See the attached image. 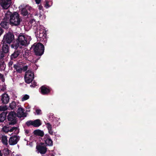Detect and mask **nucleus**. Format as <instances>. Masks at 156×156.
Returning <instances> with one entry per match:
<instances>
[{
  "label": "nucleus",
  "mask_w": 156,
  "mask_h": 156,
  "mask_svg": "<svg viewBox=\"0 0 156 156\" xmlns=\"http://www.w3.org/2000/svg\"><path fill=\"white\" fill-rule=\"evenodd\" d=\"M19 140V136H14L11 137L9 139V143L10 145H13L16 144Z\"/></svg>",
  "instance_id": "nucleus-8"
},
{
  "label": "nucleus",
  "mask_w": 156,
  "mask_h": 156,
  "mask_svg": "<svg viewBox=\"0 0 156 156\" xmlns=\"http://www.w3.org/2000/svg\"><path fill=\"white\" fill-rule=\"evenodd\" d=\"M13 62L12 61H10L9 63V66H12L13 64Z\"/></svg>",
  "instance_id": "nucleus-41"
},
{
  "label": "nucleus",
  "mask_w": 156,
  "mask_h": 156,
  "mask_svg": "<svg viewBox=\"0 0 156 156\" xmlns=\"http://www.w3.org/2000/svg\"><path fill=\"white\" fill-rule=\"evenodd\" d=\"M34 78V74L32 71L28 70L26 72L24 77L25 82L29 83L32 81Z\"/></svg>",
  "instance_id": "nucleus-4"
},
{
  "label": "nucleus",
  "mask_w": 156,
  "mask_h": 156,
  "mask_svg": "<svg viewBox=\"0 0 156 156\" xmlns=\"http://www.w3.org/2000/svg\"><path fill=\"white\" fill-rule=\"evenodd\" d=\"M9 128L6 126H5L3 128V130L5 132H9Z\"/></svg>",
  "instance_id": "nucleus-30"
},
{
  "label": "nucleus",
  "mask_w": 156,
  "mask_h": 156,
  "mask_svg": "<svg viewBox=\"0 0 156 156\" xmlns=\"http://www.w3.org/2000/svg\"><path fill=\"white\" fill-rule=\"evenodd\" d=\"M4 151L6 152V154H9V151L7 148L4 149Z\"/></svg>",
  "instance_id": "nucleus-42"
},
{
  "label": "nucleus",
  "mask_w": 156,
  "mask_h": 156,
  "mask_svg": "<svg viewBox=\"0 0 156 156\" xmlns=\"http://www.w3.org/2000/svg\"><path fill=\"white\" fill-rule=\"evenodd\" d=\"M7 113L3 112L0 114V122H3L5 120Z\"/></svg>",
  "instance_id": "nucleus-19"
},
{
  "label": "nucleus",
  "mask_w": 156,
  "mask_h": 156,
  "mask_svg": "<svg viewBox=\"0 0 156 156\" xmlns=\"http://www.w3.org/2000/svg\"><path fill=\"white\" fill-rule=\"evenodd\" d=\"M29 13L26 8H23L21 11V13L23 16H26Z\"/></svg>",
  "instance_id": "nucleus-22"
},
{
  "label": "nucleus",
  "mask_w": 156,
  "mask_h": 156,
  "mask_svg": "<svg viewBox=\"0 0 156 156\" xmlns=\"http://www.w3.org/2000/svg\"><path fill=\"white\" fill-rule=\"evenodd\" d=\"M7 119L9 121V124L14 125L16 122V112L13 111L10 112L7 116Z\"/></svg>",
  "instance_id": "nucleus-3"
},
{
  "label": "nucleus",
  "mask_w": 156,
  "mask_h": 156,
  "mask_svg": "<svg viewBox=\"0 0 156 156\" xmlns=\"http://www.w3.org/2000/svg\"><path fill=\"white\" fill-rule=\"evenodd\" d=\"M12 3L11 0H0L1 6L4 9H7L10 6Z\"/></svg>",
  "instance_id": "nucleus-6"
},
{
  "label": "nucleus",
  "mask_w": 156,
  "mask_h": 156,
  "mask_svg": "<svg viewBox=\"0 0 156 156\" xmlns=\"http://www.w3.org/2000/svg\"><path fill=\"white\" fill-rule=\"evenodd\" d=\"M6 18L9 19L10 23L15 26H18L20 25L21 22L22 21L21 17L18 12H12L8 11L5 15Z\"/></svg>",
  "instance_id": "nucleus-1"
},
{
  "label": "nucleus",
  "mask_w": 156,
  "mask_h": 156,
  "mask_svg": "<svg viewBox=\"0 0 156 156\" xmlns=\"http://www.w3.org/2000/svg\"><path fill=\"white\" fill-rule=\"evenodd\" d=\"M46 125L47 128L48 130V132L50 134L52 135L53 134V131L52 130V126L49 123H45Z\"/></svg>",
  "instance_id": "nucleus-18"
},
{
  "label": "nucleus",
  "mask_w": 156,
  "mask_h": 156,
  "mask_svg": "<svg viewBox=\"0 0 156 156\" xmlns=\"http://www.w3.org/2000/svg\"><path fill=\"white\" fill-rule=\"evenodd\" d=\"M26 124L28 126L32 125L34 127H37L41 125V123L40 119H37L34 121L30 120L27 121Z\"/></svg>",
  "instance_id": "nucleus-7"
},
{
  "label": "nucleus",
  "mask_w": 156,
  "mask_h": 156,
  "mask_svg": "<svg viewBox=\"0 0 156 156\" xmlns=\"http://www.w3.org/2000/svg\"><path fill=\"white\" fill-rule=\"evenodd\" d=\"M17 38L16 39H30V37L23 34H20L17 35Z\"/></svg>",
  "instance_id": "nucleus-14"
},
{
  "label": "nucleus",
  "mask_w": 156,
  "mask_h": 156,
  "mask_svg": "<svg viewBox=\"0 0 156 156\" xmlns=\"http://www.w3.org/2000/svg\"><path fill=\"white\" fill-rule=\"evenodd\" d=\"M6 89V87L5 85L2 86V88H0V90L2 91H4Z\"/></svg>",
  "instance_id": "nucleus-34"
},
{
  "label": "nucleus",
  "mask_w": 156,
  "mask_h": 156,
  "mask_svg": "<svg viewBox=\"0 0 156 156\" xmlns=\"http://www.w3.org/2000/svg\"><path fill=\"white\" fill-rule=\"evenodd\" d=\"M13 133L16 134H17L19 133V129H18L17 127V129L14 130V131Z\"/></svg>",
  "instance_id": "nucleus-36"
},
{
  "label": "nucleus",
  "mask_w": 156,
  "mask_h": 156,
  "mask_svg": "<svg viewBox=\"0 0 156 156\" xmlns=\"http://www.w3.org/2000/svg\"><path fill=\"white\" fill-rule=\"evenodd\" d=\"M14 67L16 71L19 73H21L23 70L22 68L18 65H14Z\"/></svg>",
  "instance_id": "nucleus-20"
},
{
  "label": "nucleus",
  "mask_w": 156,
  "mask_h": 156,
  "mask_svg": "<svg viewBox=\"0 0 156 156\" xmlns=\"http://www.w3.org/2000/svg\"><path fill=\"white\" fill-rule=\"evenodd\" d=\"M9 99V96L6 93L4 94L1 96V100L2 101V102L4 104L8 103Z\"/></svg>",
  "instance_id": "nucleus-12"
},
{
  "label": "nucleus",
  "mask_w": 156,
  "mask_h": 156,
  "mask_svg": "<svg viewBox=\"0 0 156 156\" xmlns=\"http://www.w3.org/2000/svg\"><path fill=\"white\" fill-rule=\"evenodd\" d=\"M43 8V7L41 5L39 6V9L40 10L42 8Z\"/></svg>",
  "instance_id": "nucleus-43"
},
{
  "label": "nucleus",
  "mask_w": 156,
  "mask_h": 156,
  "mask_svg": "<svg viewBox=\"0 0 156 156\" xmlns=\"http://www.w3.org/2000/svg\"><path fill=\"white\" fill-rule=\"evenodd\" d=\"M36 112L37 115H39L41 113V110L40 109H37L36 110Z\"/></svg>",
  "instance_id": "nucleus-35"
},
{
  "label": "nucleus",
  "mask_w": 156,
  "mask_h": 156,
  "mask_svg": "<svg viewBox=\"0 0 156 156\" xmlns=\"http://www.w3.org/2000/svg\"><path fill=\"white\" fill-rule=\"evenodd\" d=\"M5 66L3 62L0 60V70H4L5 69Z\"/></svg>",
  "instance_id": "nucleus-26"
},
{
  "label": "nucleus",
  "mask_w": 156,
  "mask_h": 156,
  "mask_svg": "<svg viewBox=\"0 0 156 156\" xmlns=\"http://www.w3.org/2000/svg\"><path fill=\"white\" fill-rule=\"evenodd\" d=\"M35 54L37 55L41 56L44 52V47L41 43H34L32 46Z\"/></svg>",
  "instance_id": "nucleus-2"
},
{
  "label": "nucleus",
  "mask_w": 156,
  "mask_h": 156,
  "mask_svg": "<svg viewBox=\"0 0 156 156\" xmlns=\"http://www.w3.org/2000/svg\"><path fill=\"white\" fill-rule=\"evenodd\" d=\"M3 39H15L13 33L9 32L4 36Z\"/></svg>",
  "instance_id": "nucleus-13"
},
{
  "label": "nucleus",
  "mask_w": 156,
  "mask_h": 156,
  "mask_svg": "<svg viewBox=\"0 0 156 156\" xmlns=\"http://www.w3.org/2000/svg\"><path fill=\"white\" fill-rule=\"evenodd\" d=\"M45 1L46 3L44 4V6L47 8H48L50 6L48 4V2L46 0Z\"/></svg>",
  "instance_id": "nucleus-32"
},
{
  "label": "nucleus",
  "mask_w": 156,
  "mask_h": 156,
  "mask_svg": "<svg viewBox=\"0 0 156 156\" xmlns=\"http://www.w3.org/2000/svg\"><path fill=\"white\" fill-rule=\"evenodd\" d=\"M3 75L0 73V79H2V81H4V80H3L4 79H3Z\"/></svg>",
  "instance_id": "nucleus-40"
},
{
  "label": "nucleus",
  "mask_w": 156,
  "mask_h": 156,
  "mask_svg": "<svg viewBox=\"0 0 156 156\" xmlns=\"http://www.w3.org/2000/svg\"><path fill=\"white\" fill-rule=\"evenodd\" d=\"M17 129V127H13L11 128H9V132H14V130Z\"/></svg>",
  "instance_id": "nucleus-31"
},
{
  "label": "nucleus",
  "mask_w": 156,
  "mask_h": 156,
  "mask_svg": "<svg viewBox=\"0 0 156 156\" xmlns=\"http://www.w3.org/2000/svg\"><path fill=\"white\" fill-rule=\"evenodd\" d=\"M41 31H41L39 32V37L41 38H42V39H44L45 38H46L45 37L46 34L45 33L44 34V32L43 31Z\"/></svg>",
  "instance_id": "nucleus-24"
},
{
  "label": "nucleus",
  "mask_w": 156,
  "mask_h": 156,
  "mask_svg": "<svg viewBox=\"0 0 156 156\" xmlns=\"http://www.w3.org/2000/svg\"><path fill=\"white\" fill-rule=\"evenodd\" d=\"M28 68L27 66H24L22 69L24 71H25Z\"/></svg>",
  "instance_id": "nucleus-38"
},
{
  "label": "nucleus",
  "mask_w": 156,
  "mask_h": 156,
  "mask_svg": "<svg viewBox=\"0 0 156 156\" xmlns=\"http://www.w3.org/2000/svg\"><path fill=\"white\" fill-rule=\"evenodd\" d=\"M19 55V52L18 51H15L14 53L11 55V58H16Z\"/></svg>",
  "instance_id": "nucleus-27"
},
{
  "label": "nucleus",
  "mask_w": 156,
  "mask_h": 156,
  "mask_svg": "<svg viewBox=\"0 0 156 156\" xmlns=\"http://www.w3.org/2000/svg\"><path fill=\"white\" fill-rule=\"evenodd\" d=\"M2 141L3 144L5 145L8 144V140L6 136H2Z\"/></svg>",
  "instance_id": "nucleus-23"
},
{
  "label": "nucleus",
  "mask_w": 156,
  "mask_h": 156,
  "mask_svg": "<svg viewBox=\"0 0 156 156\" xmlns=\"http://www.w3.org/2000/svg\"><path fill=\"white\" fill-rule=\"evenodd\" d=\"M29 98V96L27 94L24 95L22 98V101H24L28 99Z\"/></svg>",
  "instance_id": "nucleus-28"
},
{
  "label": "nucleus",
  "mask_w": 156,
  "mask_h": 156,
  "mask_svg": "<svg viewBox=\"0 0 156 156\" xmlns=\"http://www.w3.org/2000/svg\"><path fill=\"white\" fill-rule=\"evenodd\" d=\"M36 148L38 152L41 154H44L47 150L46 147L44 146L43 144H41V145L37 146Z\"/></svg>",
  "instance_id": "nucleus-9"
},
{
  "label": "nucleus",
  "mask_w": 156,
  "mask_h": 156,
  "mask_svg": "<svg viewBox=\"0 0 156 156\" xmlns=\"http://www.w3.org/2000/svg\"><path fill=\"white\" fill-rule=\"evenodd\" d=\"M12 40H2L3 46L2 49L4 53H6L8 52L9 48L7 44H10L12 42Z\"/></svg>",
  "instance_id": "nucleus-5"
},
{
  "label": "nucleus",
  "mask_w": 156,
  "mask_h": 156,
  "mask_svg": "<svg viewBox=\"0 0 156 156\" xmlns=\"http://www.w3.org/2000/svg\"><path fill=\"white\" fill-rule=\"evenodd\" d=\"M10 23L6 21L2 22L1 23V27L5 29H7L9 27Z\"/></svg>",
  "instance_id": "nucleus-16"
},
{
  "label": "nucleus",
  "mask_w": 156,
  "mask_h": 156,
  "mask_svg": "<svg viewBox=\"0 0 156 156\" xmlns=\"http://www.w3.org/2000/svg\"><path fill=\"white\" fill-rule=\"evenodd\" d=\"M14 156H21L20 154H17L15 155Z\"/></svg>",
  "instance_id": "nucleus-45"
},
{
  "label": "nucleus",
  "mask_w": 156,
  "mask_h": 156,
  "mask_svg": "<svg viewBox=\"0 0 156 156\" xmlns=\"http://www.w3.org/2000/svg\"><path fill=\"white\" fill-rule=\"evenodd\" d=\"M44 139L45 144L49 146L52 145L53 141L48 135H46L44 136Z\"/></svg>",
  "instance_id": "nucleus-11"
},
{
  "label": "nucleus",
  "mask_w": 156,
  "mask_h": 156,
  "mask_svg": "<svg viewBox=\"0 0 156 156\" xmlns=\"http://www.w3.org/2000/svg\"><path fill=\"white\" fill-rule=\"evenodd\" d=\"M9 107L12 109L15 108L16 107V104L15 101H12L9 104Z\"/></svg>",
  "instance_id": "nucleus-25"
},
{
  "label": "nucleus",
  "mask_w": 156,
  "mask_h": 156,
  "mask_svg": "<svg viewBox=\"0 0 156 156\" xmlns=\"http://www.w3.org/2000/svg\"><path fill=\"white\" fill-rule=\"evenodd\" d=\"M4 56V54L2 51H0V59Z\"/></svg>",
  "instance_id": "nucleus-33"
},
{
  "label": "nucleus",
  "mask_w": 156,
  "mask_h": 156,
  "mask_svg": "<svg viewBox=\"0 0 156 156\" xmlns=\"http://www.w3.org/2000/svg\"><path fill=\"white\" fill-rule=\"evenodd\" d=\"M42 0H35L36 3L37 4H39Z\"/></svg>",
  "instance_id": "nucleus-39"
},
{
  "label": "nucleus",
  "mask_w": 156,
  "mask_h": 156,
  "mask_svg": "<svg viewBox=\"0 0 156 156\" xmlns=\"http://www.w3.org/2000/svg\"><path fill=\"white\" fill-rule=\"evenodd\" d=\"M37 85V83L35 82H33L32 85H30V86H32L33 87H35Z\"/></svg>",
  "instance_id": "nucleus-37"
},
{
  "label": "nucleus",
  "mask_w": 156,
  "mask_h": 156,
  "mask_svg": "<svg viewBox=\"0 0 156 156\" xmlns=\"http://www.w3.org/2000/svg\"><path fill=\"white\" fill-rule=\"evenodd\" d=\"M41 93L43 94H47L50 92V90L44 86L41 87Z\"/></svg>",
  "instance_id": "nucleus-15"
},
{
  "label": "nucleus",
  "mask_w": 156,
  "mask_h": 156,
  "mask_svg": "<svg viewBox=\"0 0 156 156\" xmlns=\"http://www.w3.org/2000/svg\"><path fill=\"white\" fill-rule=\"evenodd\" d=\"M0 156H2V153L1 151L0 150Z\"/></svg>",
  "instance_id": "nucleus-44"
},
{
  "label": "nucleus",
  "mask_w": 156,
  "mask_h": 156,
  "mask_svg": "<svg viewBox=\"0 0 156 156\" xmlns=\"http://www.w3.org/2000/svg\"><path fill=\"white\" fill-rule=\"evenodd\" d=\"M34 133L35 135L39 136H43L44 135L43 132L39 129L34 130Z\"/></svg>",
  "instance_id": "nucleus-17"
},
{
  "label": "nucleus",
  "mask_w": 156,
  "mask_h": 156,
  "mask_svg": "<svg viewBox=\"0 0 156 156\" xmlns=\"http://www.w3.org/2000/svg\"><path fill=\"white\" fill-rule=\"evenodd\" d=\"M17 115L19 117H26V114L25 112V110L22 108H19L17 111Z\"/></svg>",
  "instance_id": "nucleus-10"
},
{
  "label": "nucleus",
  "mask_w": 156,
  "mask_h": 156,
  "mask_svg": "<svg viewBox=\"0 0 156 156\" xmlns=\"http://www.w3.org/2000/svg\"><path fill=\"white\" fill-rule=\"evenodd\" d=\"M19 42L20 44L22 45L26 46L29 43V40H21Z\"/></svg>",
  "instance_id": "nucleus-21"
},
{
  "label": "nucleus",
  "mask_w": 156,
  "mask_h": 156,
  "mask_svg": "<svg viewBox=\"0 0 156 156\" xmlns=\"http://www.w3.org/2000/svg\"><path fill=\"white\" fill-rule=\"evenodd\" d=\"M7 109V106H0V111H5Z\"/></svg>",
  "instance_id": "nucleus-29"
}]
</instances>
